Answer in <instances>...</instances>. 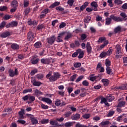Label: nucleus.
Segmentation results:
<instances>
[{
	"instance_id": "obj_1",
	"label": "nucleus",
	"mask_w": 127,
	"mask_h": 127,
	"mask_svg": "<svg viewBox=\"0 0 127 127\" xmlns=\"http://www.w3.org/2000/svg\"><path fill=\"white\" fill-rule=\"evenodd\" d=\"M120 15L122 17H117L115 15L112 14L110 16V17H107L106 19L105 24L106 25H110L112 23V19L114 20V21H117V22H120L121 21H126L127 20V14L125 12H122L120 14Z\"/></svg>"
},
{
	"instance_id": "obj_2",
	"label": "nucleus",
	"mask_w": 127,
	"mask_h": 127,
	"mask_svg": "<svg viewBox=\"0 0 127 127\" xmlns=\"http://www.w3.org/2000/svg\"><path fill=\"white\" fill-rule=\"evenodd\" d=\"M61 76L60 73L58 72H54L52 75V71H50L46 75L47 79H49L50 82H55L57 81Z\"/></svg>"
},
{
	"instance_id": "obj_3",
	"label": "nucleus",
	"mask_w": 127,
	"mask_h": 127,
	"mask_svg": "<svg viewBox=\"0 0 127 127\" xmlns=\"http://www.w3.org/2000/svg\"><path fill=\"white\" fill-rule=\"evenodd\" d=\"M115 49V58L116 59L122 58V57H123V53H122L121 46H120V45H117Z\"/></svg>"
},
{
	"instance_id": "obj_4",
	"label": "nucleus",
	"mask_w": 127,
	"mask_h": 127,
	"mask_svg": "<svg viewBox=\"0 0 127 127\" xmlns=\"http://www.w3.org/2000/svg\"><path fill=\"white\" fill-rule=\"evenodd\" d=\"M31 82L33 86L36 87H39L40 85H42L41 82L36 81V79H35V78L34 77H31Z\"/></svg>"
},
{
	"instance_id": "obj_5",
	"label": "nucleus",
	"mask_w": 127,
	"mask_h": 127,
	"mask_svg": "<svg viewBox=\"0 0 127 127\" xmlns=\"http://www.w3.org/2000/svg\"><path fill=\"white\" fill-rule=\"evenodd\" d=\"M8 73L10 77H14V76L18 75V70H17V68H15V71H13V70L10 69L8 70Z\"/></svg>"
},
{
	"instance_id": "obj_6",
	"label": "nucleus",
	"mask_w": 127,
	"mask_h": 127,
	"mask_svg": "<svg viewBox=\"0 0 127 127\" xmlns=\"http://www.w3.org/2000/svg\"><path fill=\"white\" fill-rule=\"evenodd\" d=\"M55 40H56V38H55V36L54 35L47 38V42L50 45H52L55 42Z\"/></svg>"
},
{
	"instance_id": "obj_7",
	"label": "nucleus",
	"mask_w": 127,
	"mask_h": 127,
	"mask_svg": "<svg viewBox=\"0 0 127 127\" xmlns=\"http://www.w3.org/2000/svg\"><path fill=\"white\" fill-rule=\"evenodd\" d=\"M65 33H66V32H63L59 34V36H58V38L57 39V42H62L63 41L62 39L63 38V36L65 35Z\"/></svg>"
},
{
	"instance_id": "obj_8",
	"label": "nucleus",
	"mask_w": 127,
	"mask_h": 127,
	"mask_svg": "<svg viewBox=\"0 0 127 127\" xmlns=\"http://www.w3.org/2000/svg\"><path fill=\"white\" fill-rule=\"evenodd\" d=\"M96 70H97L98 72H100V73H103L105 71V69L104 67H102V64L101 63L98 64Z\"/></svg>"
},
{
	"instance_id": "obj_9",
	"label": "nucleus",
	"mask_w": 127,
	"mask_h": 127,
	"mask_svg": "<svg viewBox=\"0 0 127 127\" xmlns=\"http://www.w3.org/2000/svg\"><path fill=\"white\" fill-rule=\"evenodd\" d=\"M91 6L93 7V10L94 11H97L98 10V3L96 1H93L90 4Z\"/></svg>"
},
{
	"instance_id": "obj_10",
	"label": "nucleus",
	"mask_w": 127,
	"mask_h": 127,
	"mask_svg": "<svg viewBox=\"0 0 127 127\" xmlns=\"http://www.w3.org/2000/svg\"><path fill=\"white\" fill-rule=\"evenodd\" d=\"M86 48L88 55L91 54V53H92V47H91V44H90V43H87Z\"/></svg>"
},
{
	"instance_id": "obj_11",
	"label": "nucleus",
	"mask_w": 127,
	"mask_h": 127,
	"mask_svg": "<svg viewBox=\"0 0 127 127\" xmlns=\"http://www.w3.org/2000/svg\"><path fill=\"white\" fill-rule=\"evenodd\" d=\"M40 99H41V101H43V102H45V103H47V104H52V100L46 97H40Z\"/></svg>"
},
{
	"instance_id": "obj_12",
	"label": "nucleus",
	"mask_w": 127,
	"mask_h": 127,
	"mask_svg": "<svg viewBox=\"0 0 127 127\" xmlns=\"http://www.w3.org/2000/svg\"><path fill=\"white\" fill-rule=\"evenodd\" d=\"M52 59H42L41 60V62L43 64H50L51 63Z\"/></svg>"
},
{
	"instance_id": "obj_13",
	"label": "nucleus",
	"mask_w": 127,
	"mask_h": 127,
	"mask_svg": "<svg viewBox=\"0 0 127 127\" xmlns=\"http://www.w3.org/2000/svg\"><path fill=\"white\" fill-rule=\"evenodd\" d=\"M33 38H34L33 33L32 32H29L27 34L28 40H29V41H32V40H33Z\"/></svg>"
},
{
	"instance_id": "obj_14",
	"label": "nucleus",
	"mask_w": 127,
	"mask_h": 127,
	"mask_svg": "<svg viewBox=\"0 0 127 127\" xmlns=\"http://www.w3.org/2000/svg\"><path fill=\"white\" fill-rule=\"evenodd\" d=\"M110 125V122L108 121H103L99 124L100 127H108V125Z\"/></svg>"
},
{
	"instance_id": "obj_15",
	"label": "nucleus",
	"mask_w": 127,
	"mask_h": 127,
	"mask_svg": "<svg viewBox=\"0 0 127 127\" xmlns=\"http://www.w3.org/2000/svg\"><path fill=\"white\" fill-rule=\"evenodd\" d=\"M81 117V115L79 114H75V115H73L71 117V120L73 121H77V120H79Z\"/></svg>"
},
{
	"instance_id": "obj_16",
	"label": "nucleus",
	"mask_w": 127,
	"mask_h": 127,
	"mask_svg": "<svg viewBox=\"0 0 127 127\" xmlns=\"http://www.w3.org/2000/svg\"><path fill=\"white\" fill-rule=\"evenodd\" d=\"M39 61V59L36 58L35 57H33L31 59L32 64H37Z\"/></svg>"
},
{
	"instance_id": "obj_17",
	"label": "nucleus",
	"mask_w": 127,
	"mask_h": 127,
	"mask_svg": "<svg viewBox=\"0 0 127 127\" xmlns=\"http://www.w3.org/2000/svg\"><path fill=\"white\" fill-rule=\"evenodd\" d=\"M11 48H12L13 50H18V49H19V45L15 43L12 44Z\"/></svg>"
},
{
	"instance_id": "obj_18",
	"label": "nucleus",
	"mask_w": 127,
	"mask_h": 127,
	"mask_svg": "<svg viewBox=\"0 0 127 127\" xmlns=\"http://www.w3.org/2000/svg\"><path fill=\"white\" fill-rule=\"evenodd\" d=\"M27 23L28 25H37V22L35 20L32 21L31 19H29Z\"/></svg>"
},
{
	"instance_id": "obj_19",
	"label": "nucleus",
	"mask_w": 127,
	"mask_h": 127,
	"mask_svg": "<svg viewBox=\"0 0 127 127\" xmlns=\"http://www.w3.org/2000/svg\"><path fill=\"white\" fill-rule=\"evenodd\" d=\"M9 35H10V33H9V32H6L1 34L0 37H2V38H5L6 37H7V36H9Z\"/></svg>"
},
{
	"instance_id": "obj_20",
	"label": "nucleus",
	"mask_w": 127,
	"mask_h": 127,
	"mask_svg": "<svg viewBox=\"0 0 127 127\" xmlns=\"http://www.w3.org/2000/svg\"><path fill=\"white\" fill-rule=\"evenodd\" d=\"M90 81L94 82V81H96L98 78H99V76H94V74H92L89 76Z\"/></svg>"
},
{
	"instance_id": "obj_21",
	"label": "nucleus",
	"mask_w": 127,
	"mask_h": 127,
	"mask_svg": "<svg viewBox=\"0 0 127 127\" xmlns=\"http://www.w3.org/2000/svg\"><path fill=\"white\" fill-rule=\"evenodd\" d=\"M29 102H28L29 104L32 103V102H34L35 101V97L29 94Z\"/></svg>"
},
{
	"instance_id": "obj_22",
	"label": "nucleus",
	"mask_w": 127,
	"mask_h": 127,
	"mask_svg": "<svg viewBox=\"0 0 127 127\" xmlns=\"http://www.w3.org/2000/svg\"><path fill=\"white\" fill-rule=\"evenodd\" d=\"M18 5V2L16 0H14L11 2V6L12 7H16Z\"/></svg>"
},
{
	"instance_id": "obj_23",
	"label": "nucleus",
	"mask_w": 127,
	"mask_h": 127,
	"mask_svg": "<svg viewBox=\"0 0 127 127\" xmlns=\"http://www.w3.org/2000/svg\"><path fill=\"white\" fill-rule=\"evenodd\" d=\"M107 101H108L107 100V97H106V99L105 98H101V104H103V103H104L106 106H107V107H109V106H110V105H109V104L107 102Z\"/></svg>"
},
{
	"instance_id": "obj_24",
	"label": "nucleus",
	"mask_w": 127,
	"mask_h": 127,
	"mask_svg": "<svg viewBox=\"0 0 127 127\" xmlns=\"http://www.w3.org/2000/svg\"><path fill=\"white\" fill-rule=\"evenodd\" d=\"M34 46L35 48H40L41 47H42V43L40 42H37L35 43Z\"/></svg>"
},
{
	"instance_id": "obj_25",
	"label": "nucleus",
	"mask_w": 127,
	"mask_h": 127,
	"mask_svg": "<svg viewBox=\"0 0 127 127\" xmlns=\"http://www.w3.org/2000/svg\"><path fill=\"white\" fill-rule=\"evenodd\" d=\"M115 99V96L110 95L108 96L107 97V100L109 102H112V101H114V99Z\"/></svg>"
},
{
	"instance_id": "obj_26",
	"label": "nucleus",
	"mask_w": 127,
	"mask_h": 127,
	"mask_svg": "<svg viewBox=\"0 0 127 127\" xmlns=\"http://www.w3.org/2000/svg\"><path fill=\"white\" fill-rule=\"evenodd\" d=\"M126 102L125 101H120L118 103L117 107H119L122 108V107H125L126 106Z\"/></svg>"
},
{
	"instance_id": "obj_27",
	"label": "nucleus",
	"mask_w": 127,
	"mask_h": 127,
	"mask_svg": "<svg viewBox=\"0 0 127 127\" xmlns=\"http://www.w3.org/2000/svg\"><path fill=\"white\" fill-rule=\"evenodd\" d=\"M35 94L37 97H38V96H40V95H43V93L39 90L38 89H36L35 90Z\"/></svg>"
},
{
	"instance_id": "obj_28",
	"label": "nucleus",
	"mask_w": 127,
	"mask_h": 127,
	"mask_svg": "<svg viewBox=\"0 0 127 127\" xmlns=\"http://www.w3.org/2000/svg\"><path fill=\"white\" fill-rule=\"evenodd\" d=\"M105 65L107 68L110 67L111 65V61H110V60L108 59H106L105 61Z\"/></svg>"
},
{
	"instance_id": "obj_29",
	"label": "nucleus",
	"mask_w": 127,
	"mask_h": 127,
	"mask_svg": "<svg viewBox=\"0 0 127 127\" xmlns=\"http://www.w3.org/2000/svg\"><path fill=\"white\" fill-rule=\"evenodd\" d=\"M31 121L32 125H37V124H38V120L34 117L32 118Z\"/></svg>"
},
{
	"instance_id": "obj_30",
	"label": "nucleus",
	"mask_w": 127,
	"mask_h": 127,
	"mask_svg": "<svg viewBox=\"0 0 127 127\" xmlns=\"http://www.w3.org/2000/svg\"><path fill=\"white\" fill-rule=\"evenodd\" d=\"M102 82L103 83L104 86H108L109 85V79H102Z\"/></svg>"
},
{
	"instance_id": "obj_31",
	"label": "nucleus",
	"mask_w": 127,
	"mask_h": 127,
	"mask_svg": "<svg viewBox=\"0 0 127 127\" xmlns=\"http://www.w3.org/2000/svg\"><path fill=\"white\" fill-rule=\"evenodd\" d=\"M120 90H127V84L122 85L118 87Z\"/></svg>"
},
{
	"instance_id": "obj_32",
	"label": "nucleus",
	"mask_w": 127,
	"mask_h": 127,
	"mask_svg": "<svg viewBox=\"0 0 127 127\" xmlns=\"http://www.w3.org/2000/svg\"><path fill=\"white\" fill-rule=\"evenodd\" d=\"M106 72L108 75L113 74V70L111 69V67H107L106 68Z\"/></svg>"
},
{
	"instance_id": "obj_33",
	"label": "nucleus",
	"mask_w": 127,
	"mask_h": 127,
	"mask_svg": "<svg viewBox=\"0 0 127 127\" xmlns=\"http://www.w3.org/2000/svg\"><path fill=\"white\" fill-rule=\"evenodd\" d=\"M71 37H72V34H71V33H66V35L64 39L65 40H68V39H69Z\"/></svg>"
},
{
	"instance_id": "obj_34",
	"label": "nucleus",
	"mask_w": 127,
	"mask_h": 127,
	"mask_svg": "<svg viewBox=\"0 0 127 127\" xmlns=\"http://www.w3.org/2000/svg\"><path fill=\"white\" fill-rule=\"evenodd\" d=\"M76 127H91V125H89L88 126H87L86 125H82L80 123H77L75 125Z\"/></svg>"
},
{
	"instance_id": "obj_35",
	"label": "nucleus",
	"mask_w": 127,
	"mask_h": 127,
	"mask_svg": "<svg viewBox=\"0 0 127 127\" xmlns=\"http://www.w3.org/2000/svg\"><path fill=\"white\" fill-rule=\"evenodd\" d=\"M104 41H106V38L105 37H101L99 38L98 42L103 43Z\"/></svg>"
},
{
	"instance_id": "obj_36",
	"label": "nucleus",
	"mask_w": 127,
	"mask_h": 127,
	"mask_svg": "<svg viewBox=\"0 0 127 127\" xmlns=\"http://www.w3.org/2000/svg\"><path fill=\"white\" fill-rule=\"evenodd\" d=\"M114 3L115 4H118V5H120L121 4H123V0H115Z\"/></svg>"
},
{
	"instance_id": "obj_37",
	"label": "nucleus",
	"mask_w": 127,
	"mask_h": 127,
	"mask_svg": "<svg viewBox=\"0 0 127 127\" xmlns=\"http://www.w3.org/2000/svg\"><path fill=\"white\" fill-rule=\"evenodd\" d=\"M90 21H91V16H87L85 18L84 22L88 23V22H90Z\"/></svg>"
},
{
	"instance_id": "obj_38",
	"label": "nucleus",
	"mask_w": 127,
	"mask_h": 127,
	"mask_svg": "<svg viewBox=\"0 0 127 127\" xmlns=\"http://www.w3.org/2000/svg\"><path fill=\"white\" fill-rule=\"evenodd\" d=\"M124 116H126V114H123L122 115L118 117V118L117 119V122H121L123 121V118L124 117Z\"/></svg>"
},
{
	"instance_id": "obj_39",
	"label": "nucleus",
	"mask_w": 127,
	"mask_h": 127,
	"mask_svg": "<svg viewBox=\"0 0 127 127\" xmlns=\"http://www.w3.org/2000/svg\"><path fill=\"white\" fill-rule=\"evenodd\" d=\"M73 126V123L72 122H67L64 124V127H71Z\"/></svg>"
},
{
	"instance_id": "obj_40",
	"label": "nucleus",
	"mask_w": 127,
	"mask_h": 127,
	"mask_svg": "<svg viewBox=\"0 0 127 127\" xmlns=\"http://www.w3.org/2000/svg\"><path fill=\"white\" fill-rule=\"evenodd\" d=\"M41 123L43 125H45V124H48V123H49V120H48V119H42L41 121Z\"/></svg>"
},
{
	"instance_id": "obj_41",
	"label": "nucleus",
	"mask_w": 127,
	"mask_h": 127,
	"mask_svg": "<svg viewBox=\"0 0 127 127\" xmlns=\"http://www.w3.org/2000/svg\"><path fill=\"white\" fill-rule=\"evenodd\" d=\"M71 115H72V112H71V111L66 112L64 114L65 118H69Z\"/></svg>"
},
{
	"instance_id": "obj_42",
	"label": "nucleus",
	"mask_w": 127,
	"mask_h": 127,
	"mask_svg": "<svg viewBox=\"0 0 127 127\" xmlns=\"http://www.w3.org/2000/svg\"><path fill=\"white\" fill-rule=\"evenodd\" d=\"M91 117V115L90 114H85L82 116V118L83 119H85L86 120H88Z\"/></svg>"
},
{
	"instance_id": "obj_43",
	"label": "nucleus",
	"mask_w": 127,
	"mask_h": 127,
	"mask_svg": "<svg viewBox=\"0 0 127 127\" xmlns=\"http://www.w3.org/2000/svg\"><path fill=\"white\" fill-rule=\"evenodd\" d=\"M38 71V70L36 68L32 70L30 72L31 76H34V75H35V74H36V73H37Z\"/></svg>"
},
{
	"instance_id": "obj_44",
	"label": "nucleus",
	"mask_w": 127,
	"mask_h": 127,
	"mask_svg": "<svg viewBox=\"0 0 127 127\" xmlns=\"http://www.w3.org/2000/svg\"><path fill=\"white\" fill-rule=\"evenodd\" d=\"M106 56H108L107 52H103L100 55V57H101V58H104V57H106Z\"/></svg>"
},
{
	"instance_id": "obj_45",
	"label": "nucleus",
	"mask_w": 127,
	"mask_h": 127,
	"mask_svg": "<svg viewBox=\"0 0 127 127\" xmlns=\"http://www.w3.org/2000/svg\"><path fill=\"white\" fill-rule=\"evenodd\" d=\"M6 24V23L5 21H3L0 24V29H2V28H3L4 26H5Z\"/></svg>"
},
{
	"instance_id": "obj_46",
	"label": "nucleus",
	"mask_w": 127,
	"mask_h": 127,
	"mask_svg": "<svg viewBox=\"0 0 127 127\" xmlns=\"http://www.w3.org/2000/svg\"><path fill=\"white\" fill-rule=\"evenodd\" d=\"M12 17V16L9 15H5L3 17V19L4 20H8V19H9Z\"/></svg>"
},
{
	"instance_id": "obj_47",
	"label": "nucleus",
	"mask_w": 127,
	"mask_h": 127,
	"mask_svg": "<svg viewBox=\"0 0 127 127\" xmlns=\"http://www.w3.org/2000/svg\"><path fill=\"white\" fill-rule=\"evenodd\" d=\"M32 92V88H30L28 89H25L23 91V94H26V93H31Z\"/></svg>"
},
{
	"instance_id": "obj_48",
	"label": "nucleus",
	"mask_w": 127,
	"mask_h": 127,
	"mask_svg": "<svg viewBox=\"0 0 127 127\" xmlns=\"http://www.w3.org/2000/svg\"><path fill=\"white\" fill-rule=\"evenodd\" d=\"M4 10H7V7L6 6H0V11H4Z\"/></svg>"
},
{
	"instance_id": "obj_49",
	"label": "nucleus",
	"mask_w": 127,
	"mask_h": 127,
	"mask_svg": "<svg viewBox=\"0 0 127 127\" xmlns=\"http://www.w3.org/2000/svg\"><path fill=\"white\" fill-rule=\"evenodd\" d=\"M61 100H59V99H57L55 103V105H56V106H57L58 107L60 105H61Z\"/></svg>"
},
{
	"instance_id": "obj_50",
	"label": "nucleus",
	"mask_w": 127,
	"mask_h": 127,
	"mask_svg": "<svg viewBox=\"0 0 127 127\" xmlns=\"http://www.w3.org/2000/svg\"><path fill=\"white\" fill-rule=\"evenodd\" d=\"M107 56H110L112 53H113V49L112 48H110L109 50L106 52Z\"/></svg>"
},
{
	"instance_id": "obj_51",
	"label": "nucleus",
	"mask_w": 127,
	"mask_h": 127,
	"mask_svg": "<svg viewBox=\"0 0 127 127\" xmlns=\"http://www.w3.org/2000/svg\"><path fill=\"white\" fill-rule=\"evenodd\" d=\"M22 99L23 100V101H27V100L29 101V94H28L23 97Z\"/></svg>"
},
{
	"instance_id": "obj_52",
	"label": "nucleus",
	"mask_w": 127,
	"mask_h": 127,
	"mask_svg": "<svg viewBox=\"0 0 127 127\" xmlns=\"http://www.w3.org/2000/svg\"><path fill=\"white\" fill-rule=\"evenodd\" d=\"M67 3L69 4V6H72L73 3H74V0H68Z\"/></svg>"
},
{
	"instance_id": "obj_53",
	"label": "nucleus",
	"mask_w": 127,
	"mask_h": 127,
	"mask_svg": "<svg viewBox=\"0 0 127 127\" xmlns=\"http://www.w3.org/2000/svg\"><path fill=\"white\" fill-rule=\"evenodd\" d=\"M82 85L85 87H88L89 86V82L87 80H84L82 82Z\"/></svg>"
},
{
	"instance_id": "obj_54",
	"label": "nucleus",
	"mask_w": 127,
	"mask_h": 127,
	"mask_svg": "<svg viewBox=\"0 0 127 127\" xmlns=\"http://www.w3.org/2000/svg\"><path fill=\"white\" fill-rule=\"evenodd\" d=\"M50 125H52V126H54V125H55L56 126H57V125H58V123H57V121H56L51 120L50 121Z\"/></svg>"
},
{
	"instance_id": "obj_55",
	"label": "nucleus",
	"mask_w": 127,
	"mask_h": 127,
	"mask_svg": "<svg viewBox=\"0 0 127 127\" xmlns=\"http://www.w3.org/2000/svg\"><path fill=\"white\" fill-rule=\"evenodd\" d=\"M59 4H60V2H55L51 5V7H55V6L59 5Z\"/></svg>"
},
{
	"instance_id": "obj_56",
	"label": "nucleus",
	"mask_w": 127,
	"mask_h": 127,
	"mask_svg": "<svg viewBox=\"0 0 127 127\" xmlns=\"http://www.w3.org/2000/svg\"><path fill=\"white\" fill-rule=\"evenodd\" d=\"M81 40H85L87 38V35L85 34H82L80 36Z\"/></svg>"
},
{
	"instance_id": "obj_57",
	"label": "nucleus",
	"mask_w": 127,
	"mask_h": 127,
	"mask_svg": "<svg viewBox=\"0 0 127 127\" xmlns=\"http://www.w3.org/2000/svg\"><path fill=\"white\" fill-rule=\"evenodd\" d=\"M56 9L57 10H59L60 11H64V8L61 7V6H58L56 8Z\"/></svg>"
},
{
	"instance_id": "obj_58",
	"label": "nucleus",
	"mask_w": 127,
	"mask_h": 127,
	"mask_svg": "<svg viewBox=\"0 0 127 127\" xmlns=\"http://www.w3.org/2000/svg\"><path fill=\"white\" fill-rule=\"evenodd\" d=\"M41 108H42L44 110H47L49 107L47 105H45V104H42L41 105Z\"/></svg>"
},
{
	"instance_id": "obj_59",
	"label": "nucleus",
	"mask_w": 127,
	"mask_h": 127,
	"mask_svg": "<svg viewBox=\"0 0 127 127\" xmlns=\"http://www.w3.org/2000/svg\"><path fill=\"white\" fill-rule=\"evenodd\" d=\"M45 26L43 24L39 25L37 28L38 30H40V29H42V28H44Z\"/></svg>"
},
{
	"instance_id": "obj_60",
	"label": "nucleus",
	"mask_w": 127,
	"mask_h": 127,
	"mask_svg": "<svg viewBox=\"0 0 127 127\" xmlns=\"http://www.w3.org/2000/svg\"><path fill=\"white\" fill-rule=\"evenodd\" d=\"M79 53V55L78 57L79 59H81V58H83V57H84V52H81L80 53Z\"/></svg>"
},
{
	"instance_id": "obj_61",
	"label": "nucleus",
	"mask_w": 127,
	"mask_h": 127,
	"mask_svg": "<svg viewBox=\"0 0 127 127\" xmlns=\"http://www.w3.org/2000/svg\"><path fill=\"white\" fill-rule=\"evenodd\" d=\"M43 74H37L36 75V78H37V79H43Z\"/></svg>"
},
{
	"instance_id": "obj_62",
	"label": "nucleus",
	"mask_w": 127,
	"mask_h": 127,
	"mask_svg": "<svg viewBox=\"0 0 127 127\" xmlns=\"http://www.w3.org/2000/svg\"><path fill=\"white\" fill-rule=\"evenodd\" d=\"M11 25L12 27H13L14 26H17V22H16V21L11 22Z\"/></svg>"
},
{
	"instance_id": "obj_63",
	"label": "nucleus",
	"mask_w": 127,
	"mask_h": 127,
	"mask_svg": "<svg viewBox=\"0 0 127 127\" xmlns=\"http://www.w3.org/2000/svg\"><path fill=\"white\" fill-rule=\"evenodd\" d=\"M81 64V63H75L74 64V67L75 68H79V67H80Z\"/></svg>"
},
{
	"instance_id": "obj_64",
	"label": "nucleus",
	"mask_w": 127,
	"mask_h": 127,
	"mask_svg": "<svg viewBox=\"0 0 127 127\" xmlns=\"http://www.w3.org/2000/svg\"><path fill=\"white\" fill-rule=\"evenodd\" d=\"M120 31H121V27L118 26L115 29V33H118V32H120Z\"/></svg>"
}]
</instances>
